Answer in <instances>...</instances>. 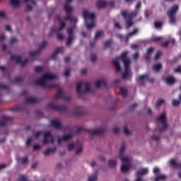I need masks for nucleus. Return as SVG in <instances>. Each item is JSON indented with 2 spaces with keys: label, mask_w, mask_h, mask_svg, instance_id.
<instances>
[{
  "label": "nucleus",
  "mask_w": 181,
  "mask_h": 181,
  "mask_svg": "<svg viewBox=\"0 0 181 181\" xmlns=\"http://www.w3.org/2000/svg\"><path fill=\"white\" fill-rule=\"evenodd\" d=\"M173 43V44H175V40L174 39H172V40H170V41H166V42H163L162 44H161V46L163 47H168V46H169V43Z\"/></svg>",
  "instance_id": "obj_41"
},
{
  "label": "nucleus",
  "mask_w": 181,
  "mask_h": 181,
  "mask_svg": "<svg viewBox=\"0 0 181 181\" xmlns=\"http://www.w3.org/2000/svg\"><path fill=\"white\" fill-rule=\"evenodd\" d=\"M151 139H153V141H159L160 137H159V136L153 135L151 136Z\"/></svg>",
  "instance_id": "obj_64"
},
{
  "label": "nucleus",
  "mask_w": 181,
  "mask_h": 181,
  "mask_svg": "<svg viewBox=\"0 0 181 181\" xmlns=\"http://www.w3.org/2000/svg\"><path fill=\"white\" fill-rule=\"evenodd\" d=\"M76 92L79 97L88 92H90L91 94H94L93 91L91 90L90 88V83L84 81H79L76 83Z\"/></svg>",
  "instance_id": "obj_3"
},
{
  "label": "nucleus",
  "mask_w": 181,
  "mask_h": 181,
  "mask_svg": "<svg viewBox=\"0 0 181 181\" xmlns=\"http://www.w3.org/2000/svg\"><path fill=\"white\" fill-rule=\"evenodd\" d=\"M165 103V100H159L156 102V108H158V107H160L162 105V104H164Z\"/></svg>",
  "instance_id": "obj_46"
},
{
  "label": "nucleus",
  "mask_w": 181,
  "mask_h": 181,
  "mask_svg": "<svg viewBox=\"0 0 181 181\" xmlns=\"http://www.w3.org/2000/svg\"><path fill=\"white\" fill-rule=\"evenodd\" d=\"M56 20L58 21L60 23V26L59 28V30H62L64 29V28H66V23H64L63 21H62V18L59 15L56 16Z\"/></svg>",
  "instance_id": "obj_31"
},
{
  "label": "nucleus",
  "mask_w": 181,
  "mask_h": 181,
  "mask_svg": "<svg viewBox=\"0 0 181 181\" xmlns=\"http://www.w3.org/2000/svg\"><path fill=\"white\" fill-rule=\"evenodd\" d=\"M160 56H162V52L158 51V52L156 53L154 59H155V60H158V59H160Z\"/></svg>",
  "instance_id": "obj_57"
},
{
  "label": "nucleus",
  "mask_w": 181,
  "mask_h": 181,
  "mask_svg": "<svg viewBox=\"0 0 181 181\" xmlns=\"http://www.w3.org/2000/svg\"><path fill=\"white\" fill-rule=\"evenodd\" d=\"M10 4L14 8H18L21 5V0H10Z\"/></svg>",
  "instance_id": "obj_35"
},
{
  "label": "nucleus",
  "mask_w": 181,
  "mask_h": 181,
  "mask_svg": "<svg viewBox=\"0 0 181 181\" xmlns=\"http://www.w3.org/2000/svg\"><path fill=\"white\" fill-rule=\"evenodd\" d=\"M156 179L158 181H159V180H165V179H166V176L163 175H159V176L156 177Z\"/></svg>",
  "instance_id": "obj_53"
},
{
  "label": "nucleus",
  "mask_w": 181,
  "mask_h": 181,
  "mask_svg": "<svg viewBox=\"0 0 181 181\" xmlns=\"http://www.w3.org/2000/svg\"><path fill=\"white\" fill-rule=\"evenodd\" d=\"M8 121H12V117L3 116L2 120H0V127H5Z\"/></svg>",
  "instance_id": "obj_24"
},
{
  "label": "nucleus",
  "mask_w": 181,
  "mask_h": 181,
  "mask_svg": "<svg viewBox=\"0 0 181 181\" xmlns=\"http://www.w3.org/2000/svg\"><path fill=\"white\" fill-rule=\"evenodd\" d=\"M17 160L18 162H21L22 165H25V163H28V157H24V158L18 157Z\"/></svg>",
  "instance_id": "obj_38"
},
{
  "label": "nucleus",
  "mask_w": 181,
  "mask_h": 181,
  "mask_svg": "<svg viewBox=\"0 0 181 181\" xmlns=\"http://www.w3.org/2000/svg\"><path fill=\"white\" fill-rule=\"evenodd\" d=\"M63 47L56 48L55 51L52 54L51 59L52 60H56V57H57V54L60 53V52H63Z\"/></svg>",
  "instance_id": "obj_25"
},
{
  "label": "nucleus",
  "mask_w": 181,
  "mask_h": 181,
  "mask_svg": "<svg viewBox=\"0 0 181 181\" xmlns=\"http://www.w3.org/2000/svg\"><path fill=\"white\" fill-rule=\"evenodd\" d=\"M71 138H73L72 134L64 135L62 137L58 138V144H62V142H63V141H69V140L71 139Z\"/></svg>",
  "instance_id": "obj_20"
},
{
  "label": "nucleus",
  "mask_w": 181,
  "mask_h": 181,
  "mask_svg": "<svg viewBox=\"0 0 181 181\" xmlns=\"http://www.w3.org/2000/svg\"><path fill=\"white\" fill-rule=\"evenodd\" d=\"M34 70L35 73H42V71H43V66H35Z\"/></svg>",
  "instance_id": "obj_45"
},
{
  "label": "nucleus",
  "mask_w": 181,
  "mask_h": 181,
  "mask_svg": "<svg viewBox=\"0 0 181 181\" xmlns=\"http://www.w3.org/2000/svg\"><path fill=\"white\" fill-rule=\"evenodd\" d=\"M64 76L65 77H69L70 76V69H66V71L64 72Z\"/></svg>",
  "instance_id": "obj_61"
},
{
  "label": "nucleus",
  "mask_w": 181,
  "mask_h": 181,
  "mask_svg": "<svg viewBox=\"0 0 181 181\" xmlns=\"http://www.w3.org/2000/svg\"><path fill=\"white\" fill-rule=\"evenodd\" d=\"M16 42H18V38L15 37H12L10 40L11 45H13V43H16Z\"/></svg>",
  "instance_id": "obj_55"
},
{
  "label": "nucleus",
  "mask_w": 181,
  "mask_h": 181,
  "mask_svg": "<svg viewBox=\"0 0 181 181\" xmlns=\"http://www.w3.org/2000/svg\"><path fill=\"white\" fill-rule=\"evenodd\" d=\"M11 60L16 62V63H18V64H21V66H25V64H27L28 62V59H22L21 56H16V55H11Z\"/></svg>",
  "instance_id": "obj_14"
},
{
  "label": "nucleus",
  "mask_w": 181,
  "mask_h": 181,
  "mask_svg": "<svg viewBox=\"0 0 181 181\" xmlns=\"http://www.w3.org/2000/svg\"><path fill=\"white\" fill-rule=\"evenodd\" d=\"M84 131H86L89 134H92L94 135H103V134H105V132L107 131V129L105 127L100 128V129H84L83 127H76V134H80V132H83Z\"/></svg>",
  "instance_id": "obj_6"
},
{
  "label": "nucleus",
  "mask_w": 181,
  "mask_h": 181,
  "mask_svg": "<svg viewBox=\"0 0 181 181\" xmlns=\"http://www.w3.org/2000/svg\"><path fill=\"white\" fill-rule=\"evenodd\" d=\"M74 28H76V26L70 27L67 29L68 37L66 43V46H70V44L74 40Z\"/></svg>",
  "instance_id": "obj_11"
},
{
  "label": "nucleus",
  "mask_w": 181,
  "mask_h": 181,
  "mask_svg": "<svg viewBox=\"0 0 181 181\" xmlns=\"http://www.w3.org/2000/svg\"><path fill=\"white\" fill-rule=\"evenodd\" d=\"M47 107L50 108V110H54V111H59V112L66 111L67 110V106L65 105H56L53 103H49L47 105Z\"/></svg>",
  "instance_id": "obj_12"
},
{
  "label": "nucleus",
  "mask_w": 181,
  "mask_h": 181,
  "mask_svg": "<svg viewBox=\"0 0 181 181\" xmlns=\"http://www.w3.org/2000/svg\"><path fill=\"white\" fill-rule=\"evenodd\" d=\"M146 173H148V169L146 168H143L140 171H136V178L135 181H142V177L144 176V175H146Z\"/></svg>",
  "instance_id": "obj_18"
},
{
  "label": "nucleus",
  "mask_w": 181,
  "mask_h": 181,
  "mask_svg": "<svg viewBox=\"0 0 181 181\" xmlns=\"http://www.w3.org/2000/svg\"><path fill=\"white\" fill-rule=\"evenodd\" d=\"M56 78H57V76H56L55 75L46 73L41 78L35 81V84L37 86H40V87H44V88H46V90H50V88H54L55 87H57V85H47L46 84V80H54Z\"/></svg>",
  "instance_id": "obj_1"
},
{
  "label": "nucleus",
  "mask_w": 181,
  "mask_h": 181,
  "mask_svg": "<svg viewBox=\"0 0 181 181\" xmlns=\"http://www.w3.org/2000/svg\"><path fill=\"white\" fill-rule=\"evenodd\" d=\"M64 9L67 13H71V11H73L71 6H69L67 3L64 6Z\"/></svg>",
  "instance_id": "obj_39"
},
{
  "label": "nucleus",
  "mask_w": 181,
  "mask_h": 181,
  "mask_svg": "<svg viewBox=\"0 0 181 181\" xmlns=\"http://www.w3.org/2000/svg\"><path fill=\"white\" fill-rule=\"evenodd\" d=\"M111 40H108L104 42L103 46L105 49H107V47H110L111 46Z\"/></svg>",
  "instance_id": "obj_47"
},
{
  "label": "nucleus",
  "mask_w": 181,
  "mask_h": 181,
  "mask_svg": "<svg viewBox=\"0 0 181 181\" xmlns=\"http://www.w3.org/2000/svg\"><path fill=\"white\" fill-rule=\"evenodd\" d=\"M162 22H160V21H156L154 23V26L156 29H159V28H161L162 27Z\"/></svg>",
  "instance_id": "obj_49"
},
{
  "label": "nucleus",
  "mask_w": 181,
  "mask_h": 181,
  "mask_svg": "<svg viewBox=\"0 0 181 181\" xmlns=\"http://www.w3.org/2000/svg\"><path fill=\"white\" fill-rule=\"evenodd\" d=\"M103 33H104V31H103V30L97 31L95 35V39H98V37H100V36H101L103 35Z\"/></svg>",
  "instance_id": "obj_50"
},
{
  "label": "nucleus",
  "mask_w": 181,
  "mask_h": 181,
  "mask_svg": "<svg viewBox=\"0 0 181 181\" xmlns=\"http://www.w3.org/2000/svg\"><path fill=\"white\" fill-rule=\"evenodd\" d=\"M112 64L116 70V72L119 73V71H121V66L119 65V62L118 59H113Z\"/></svg>",
  "instance_id": "obj_21"
},
{
  "label": "nucleus",
  "mask_w": 181,
  "mask_h": 181,
  "mask_svg": "<svg viewBox=\"0 0 181 181\" xmlns=\"http://www.w3.org/2000/svg\"><path fill=\"white\" fill-rule=\"evenodd\" d=\"M46 45H47V42L46 41H43L40 45V49L36 51H31L30 52L29 54L30 57H33L34 56H37V54H39L40 52H42V49L46 47Z\"/></svg>",
  "instance_id": "obj_17"
},
{
  "label": "nucleus",
  "mask_w": 181,
  "mask_h": 181,
  "mask_svg": "<svg viewBox=\"0 0 181 181\" xmlns=\"http://www.w3.org/2000/svg\"><path fill=\"white\" fill-rule=\"evenodd\" d=\"M119 93L122 97L125 98L127 95H128V91L127 90V88H119Z\"/></svg>",
  "instance_id": "obj_36"
},
{
  "label": "nucleus",
  "mask_w": 181,
  "mask_h": 181,
  "mask_svg": "<svg viewBox=\"0 0 181 181\" xmlns=\"http://www.w3.org/2000/svg\"><path fill=\"white\" fill-rule=\"evenodd\" d=\"M74 114L75 115H83V107L80 106L75 107Z\"/></svg>",
  "instance_id": "obj_32"
},
{
  "label": "nucleus",
  "mask_w": 181,
  "mask_h": 181,
  "mask_svg": "<svg viewBox=\"0 0 181 181\" xmlns=\"http://www.w3.org/2000/svg\"><path fill=\"white\" fill-rule=\"evenodd\" d=\"M145 80L148 81V83H153L154 80L153 78L149 77V75H141L139 76V84L140 86H145Z\"/></svg>",
  "instance_id": "obj_13"
},
{
  "label": "nucleus",
  "mask_w": 181,
  "mask_h": 181,
  "mask_svg": "<svg viewBox=\"0 0 181 181\" xmlns=\"http://www.w3.org/2000/svg\"><path fill=\"white\" fill-rule=\"evenodd\" d=\"M35 114H36V115H38L39 117L43 116V112H42V110H35Z\"/></svg>",
  "instance_id": "obj_58"
},
{
  "label": "nucleus",
  "mask_w": 181,
  "mask_h": 181,
  "mask_svg": "<svg viewBox=\"0 0 181 181\" xmlns=\"http://www.w3.org/2000/svg\"><path fill=\"white\" fill-rule=\"evenodd\" d=\"M153 42H159L162 40V37H154L152 38Z\"/></svg>",
  "instance_id": "obj_59"
},
{
  "label": "nucleus",
  "mask_w": 181,
  "mask_h": 181,
  "mask_svg": "<svg viewBox=\"0 0 181 181\" xmlns=\"http://www.w3.org/2000/svg\"><path fill=\"white\" fill-rule=\"evenodd\" d=\"M95 86L96 88H100V87H107V82L104 79H100L99 81H97L95 83Z\"/></svg>",
  "instance_id": "obj_23"
},
{
  "label": "nucleus",
  "mask_w": 181,
  "mask_h": 181,
  "mask_svg": "<svg viewBox=\"0 0 181 181\" xmlns=\"http://www.w3.org/2000/svg\"><path fill=\"white\" fill-rule=\"evenodd\" d=\"M152 53H153V48L151 47L147 49V53L145 56V60L146 62L151 61V56H152Z\"/></svg>",
  "instance_id": "obj_29"
},
{
  "label": "nucleus",
  "mask_w": 181,
  "mask_h": 181,
  "mask_svg": "<svg viewBox=\"0 0 181 181\" xmlns=\"http://www.w3.org/2000/svg\"><path fill=\"white\" fill-rule=\"evenodd\" d=\"M169 165L174 169H181V163H177L175 160H170L169 161Z\"/></svg>",
  "instance_id": "obj_22"
},
{
  "label": "nucleus",
  "mask_w": 181,
  "mask_h": 181,
  "mask_svg": "<svg viewBox=\"0 0 181 181\" xmlns=\"http://www.w3.org/2000/svg\"><path fill=\"white\" fill-rule=\"evenodd\" d=\"M57 87L54 88H59L58 93L56 95L55 98L59 99L62 98V100H64L65 101H70V96H64V92L60 89L59 85H55Z\"/></svg>",
  "instance_id": "obj_15"
},
{
  "label": "nucleus",
  "mask_w": 181,
  "mask_h": 181,
  "mask_svg": "<svg viewBox=\"0 0 181 181\" xmlns=\"http://www.w3.org/2000/svg\"><path fill=\"white\" fill-rule=\"evenodd\" d=\"M73 149H76V155L81 153L83 152V144L79 141L74 144H71L68 146V151H73Z\"/></svg>",
  "instance_id": "obj_10"
},
{
  "label": "nucleus",
  "mask_w": 181,
  "mask_h": 181,
  "mask_svg": "<svg viewBox=\"0 0 181 181\" xmlns=\"http://www.w3.org/2000/svg\"><path fill=\"white\" fill-rule=\"evenodd\" d=\"M165 81L166 84H169L170 86H172V84H175V78L173 76H167L165 79Z\"/></svg>",
  "instance_id": "obj_33"
},
{
  "label": "nucleus",
  "mask_w": 181,
  "mask_h": 181,
  "mask_svg": "<svg viewBox=\"0 0 181 181\" xmlns=\"http://www.w3.org/2000/svg\"><path fill=\"white\" fill-rule=\"evenodd\" d=\"M57 39H59V40H63V39H64V35H62L60 33H58L57 35Z\"/></svg>",
  "instance_id": "obj_62"
},
{
  "label": "nucleus",
  "mask_w": 181,
  "mask_h": 181,
  "mask_svg": "<svg viewBox=\"0 0 181 181\" xmlns=\"http://www.w3.org/2000/svg\"><path fill=\"white\" fill-rule=\"evenodd\" d=\"M137 107H138V104L134 103L129 107V111H134V110H135V108H136Z\"/></svg>",
  "instance_id": "obj_54"
},
{
  "label": "nucleus",
  "mask_w": 181,
  "mask_h": 181,
  "mask_svg": "<svg viewBox=\"0 0 181 181\" xmlns=\"http://www.w3.org/2000/svg\"><path fill=\"white\" fill-rule=\"evenodd\" d=\"M12 111H21L22 110V107L21 106H17L15 107H13Z\"/></svg>",
  "instance_id": "obj_63"
},
{
  "label": "nucleus",
  "mask_w": 181,
  "mask_h": 181,
  "mask_svg": "<svg viewBox=\"0 0 181 181\" xmlns=\"http://www.w3.org/2000/svg\"><path fill=\"white\" fill-rule=\"evenodd\" d=\"M141 2H138L137 4L135 6V10L133 12H137V15L138 13H139V8H141Z\"/></svg>",
  "instance_id": "obj_48"
},
{
  "label": "nucleus",
  "mask_w": 181,
  "mask_h": 181,
  "mask_svg": "<svg viewBox=\"0 0 181 181\" xmlns=\"http://www.w3.org/2000/svg\"><path fill=\"white\" fill-rule=\"evenodd\" d=\"M22 81H23V79L21 77H16L14 78V83H22Z\"/></svg>",
  "instance_id": "obj_56"
},
{
  "label": "nucleus",
  "mask_w": 181,
  "mask_h": 181,
  "mask_svg": "<svg viewBox=\"0 0 181 181\" xmlns=\"http://www.w3.org/2000/svg\"><path fill=\"white\" fill-rule=\"evenodd\" d=\"M120 59L124 64V72L122 74V79L127 80V78H131L132 74L131 73V68L129 67L131 60H129V58L128 57V52L124 51L122 52Z\"/></svg>",
  "instance_id": "obj_2"
},
{
  "label": "nucleus",
  "mask_w": 181,
  "mask_h": 181,
  "mask_svg": "<svg viewBox=\"0 0 181 181\" xmlns=\"http://www.w3.org/2000/svg\"><path fill=\"white\" fill-rule=\"evenodd\" d=\"M181 101V94L179 95V100L174 99L173 100V107H177L180 104Z\"/></svg>",
  "instance_id": "obj_40"
},
{
  "label": "nucleus",
  "mask_w": 181,
  "mask_h": 181,
  "mask_svg": "<svg viewBox=\"0 0 181 181\" xmlns=\"http://www.w3.org/2000/svg\"><path fill=\"white\" fill-rule=\"evenodd\" d=\"M64 21H70V23H77V18L71 17V13H67V16L64 18Z\"/></svg>",
  "instance_id": "obj_27"
},
{
  "label": "nucleus",
  "mask_w": 181,
  "mask_h": 181,
  "mask_svg": "<svg viewBox=\"0 0 181 181\" xmlns=\"http://www.w3.org/2000/svg\"><path fill=\"white\" fill-rule=\"evenodd\" d=\"M25 103L27 104H37V103H39V100L33 97H27L25 98Z\"/></svg>",
  "instance_id": "obj_28"
},
{
  "label": "nucleus",
  "mask_w": 181,
  "mask_h": 181,
  "mask_svg": "<svg viewBox=\"0 0 181 181\" xmlns=\"http://www.w3.org/2000/svg\"><path fill=\"white\" fill-rule=\"evenodd\" d=\"M122 16L126 21L127 28H131L134 25L132 22V18H135L138 15V11H132L130 13L127 14V11H122Z\"/></svg>",
  "instance_id": "obj_4"
},
{
  "label": "nucleus",
  "mask_w": 181,
  "mask_h": 181,
  "mask_svg": "<svg viewBox=\"0 0 181 181\" xmlns=\"http://www.w3.org/2000/svg\"><path fill=\"white\" fill-rule=\"evenodd\" d=\"M50 122L51 125L55 128V129H63V127H62V123H60V121L52 119Z\"/></svg>",
  "instance_id": "obj_19"
},
{
  "label": "nucleus",
  "mask_w": 181,
  "mask_h": 181,
  "mask_svg": "<svg viewBox=\"0 0 181 181\" xmlns=\"http://www.w3.org/2000/svg\"><path fill=\"white\" fill-rule=\"evenodd\" d=\"M124 135H129L131 134V132H129V129H128V127H124L123 130Z\"/></svg>",
  "instance_id": "obj_51"
},
{
  "label": "nucleus",
  "mask_w": 181,
  "mask_h": 181,
  "mask_svg": "<svg viewBox=\"0 0 181 181\" xmlns=\"http://www.w3.org/2000/svg\"><path fill=\"white\" fill-rule=\"evenodd\" d=\"M157 119L158 121H160L163 127H157L156 131H158V132H163V131L166 130V128H168V123H166V114L162 113Z\"/></svg>",
  "instance_id": "obj_9"
},
{
  "label": "nucleus",
  "mask_w": 181,
  "mask_h": 181,
  "mask_svg": "<svg viewBox=\"0 0 181 181\" xmlns=\"http://www.w3.org/2000/svg\"><path fill=\"white\" fill-rule=\"evenodd\" d=\"M42 134V132H37L34 135L35 138H39V136H40ZM42 135H44L43 144L45 145H46V144H53V142H54V138L53 137V135H52V132H47L43 133Z\"/></svg>",
  "instance_id": "obj_8"
},
{
  "label": "nucleus",
  "mask_w": 181,
  "mask_h": 181,
  "mask_svg": "<svg viewBox=\"0 0 181 181\" xmlns=\"http://www.w3.org/2000/svg\"><path fill=\"white\" fill-rule=\"evenodd\" d=\"M24 2H30V4H28L26 5L27 11H32L33 6H36V2L35 1V0H24Z\"/></svg>",
  "instance_id": "obj_26"
},
{
  "label": "nucleus",
  "mask_w": 181,
  "mask_h": 181,
  "mask_svg": "<svg viewBox=\"0 0 181 181\" xmlns=\"http://www.w3.org/2000/svg\"><path fill=\"white\" fill-rule=\"evenodd\" d=\"M83 15L85 21H87V19L90 20V23H88L86 22L85 25L87 28V29H92V28H94V25H95V23L94 20L95 19V14L94 13H89L88 11L83 10Z\"/></svg>",
  "instance_id": "obj_5"
},
{
  "label": "nucleus",
  "mask_w": 181,
  "mask_h": 181,
  "mask_svg": "<svg viewBox=\"0 0 181 181\" xmlns=\"http://www.w3.org/2000/svg\"><path fill=\"white\" fill-rule=\"evenodd\" d=\"M108 165H109L110 168H115V166H117V160H110Z\"/></svg>",
  "instance_id": "obj_43"
},
{
  "label": "nucleus",
  "mask_w": 181,
  "mask_h": 181,
  "mask_svg": "<svg viewBox=\"0 0 181 181\" xmlns=\"http://www.w3.org/2000/svg\"><path fill=\"white\" fill-rule=\"evenodd\" d=\"M56 152V147L52 148H47L43 152V155L45 156H48V155H50V153H54Z\"/></svg>",
  "instance_id": "obj_34"
},
{
  "label": "nucleus",
  "mask_w": 181,
  "mask_h": 181,
  "mask_svg": "<svg viewBox=\"0 0 181 181\" xmlns=\"http://www.w3.org/2000/svg\"><path fill=\"white\" fill-rule=\"evenodd\" d=\"M97 180V175H90L88 177V181H95Z\"/></svg>",
  "instance_id": "obj_52"
},
{
  "label": "nucleus",
  "mask_w": 181,
  "mask_h": 181,
  "mask_svg": "<svg viewBox=\"0 0 181 181\" xmlns=\"http://www.w3.org/2000/svg\"><path fill=\"white\" fill-rule=\"evenodd\" d=\"M129 170V165H127L125 164H123L121 167V171L123 173H125V172H128Z\"/></svg>",
  "instance_id": "obj_42"
},
{
  "label": "nucleus",
  "mask_w": 181,
  "mask_h": 181,
  "mask_svg": "<svg viewBox=\"0 0 181 181\" xmlns=\"http://www.w3.org/2000/svg\"><path fill=\"white\" fill-rule=\"evenodd\" d=\"M160 69H162V64H156L153 66V70L154 71H160Z\"/></svg>",
  "instance_id": "obj_37"
},
{
  "label": "nucleus",
  "mask_w": 181,
  "mask_h": 181,
  "mask_svg": "<svg viewBox=\"0 0 181 181\" xmlns=\"http://www.w3.org/2000/svg\"><path fill=\"white\" fill-rule=\"evenodd\" d=\"M90 62H95L97 60V56L95 54H92L90 58Z\"/></svg>",
  "instance_id": "obj_60"
},
{
  "label": "nucleus",
  "mask_w": 181,
  "mask_h": 181,
  "mask_svg": "<svg viewBox=\"0 0 181 181\" xmlns=\"http://www.w3.org/2000/svg\"><path fill=\"white\" fill-rule=\"evenodd\" d=\"M96 6L98 9H103V8H105L107 6V1L99 0L96 4Z\"/></svg>",
  "instance_id": "obj_30"
},
{
  "label": "nucleus",
  "mask_w": 181,
  "mask_h": 181,
  "mask_svg": "<svg viewBox=\"0 0 181 181\" xmlns=\"http://www.w3.org/2000/svg\"><path fill=\"white\" fill-rule=\"evenodd\" d=\"M125 151V145L122 144L119 151V158L122 163H127L129 165V159L126 157H122L124 156V152Z\"/></svg>",
  "instance_id": "obj_16"
},
{
  "label": "nucleus",
  "mask_w": 181,
  "mask_h": 181,
  "mask_svg": "<svg viewBox=\"0 0 181 181\" xmlns=\"http://www.w3.org/2000/svg\"><path fill=\"white\" fill-rule=\"evenodd\" d=\"M179 6L177 5H174L167 11L169 23L171 25H175V23H176V12H177Z\"/></svg>",
  "instance_id": "obj_7"
},
{
  "label": "nucleus",
  "mask_w": 181,
  "mask_h": 181,
  "mask_svg": "<svg viewBox=\"0 0 181 181\" xmlns=\"http://www.w3.org/2000/svg\"><path fill=\"white\" fill-rule=\"evenodd\" d=\"M135 33H138V29H136V28L133 30L132 32H130V33H128V35L127 36V40H128V37H131V36L135 35Z\"/></svg>",
  "instance_id": "obj_44"
}]
</instances>
